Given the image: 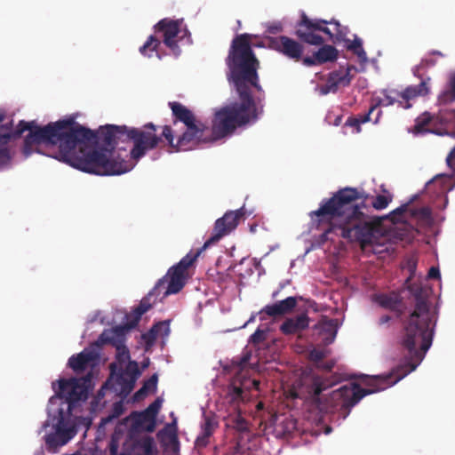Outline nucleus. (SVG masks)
<instances>
[{
    "mask_svg": "<svg viewBox=\"0 0 455 455\" xmlns=\"http://www.w3.org/2000/svg\"><path fill=\"white\" fill-rule=\"evenodd\" d=\"M380 115H381V111H380V110H379V111H378V115H377V117H376V118H375V120H374V123H375V124H376V123H378V121H379V118Z\"/></svg>",
    "mask_w": 455,
    "mask_h": 455,
    "instance_id": "53",
    "label": "nucleus"
},
{
    "mask_svg": "<svg viewBox=\"0 0 455 455\" xmlns=\"http://www.w3.org/2000/svg\"><path fill=\"white\" fill-rule=\"evenodd\" d=\"M254 37L255 35L244 33L232 40L226 63L229 69L228 79L233 82L241 102H234L217 110L211 130L180 102H169L174 117L173 123L181 122L185 125L184 132L176 142L172 128L170 125L163 127V135L172 149L188 151L215 142L233 133L237 127L246 124L251 119L257 118L251 87L260 91L261 86L258 76L259 62L251 48V39Z\"/></svg>",
    "mask_w": 455,
    "mask_h": 455,
    "instance_id": "1",
    "label": "nucleus"
},
{
    "mask_svg": "<svg viewBox=\"0 0 455 455\" xmlns=\"http://www.w3.org/2000/svg\"><path fill=\"white\" fill-rule=\"evenodd\" d=\"M361 198L356 188H344L323 199L316 211L309 213L315 228L322 230V239H330L331 234L360 243L362 248L376 242L381 233V221L361 211L364 204L354 205Z\"/></svg>",
    "mask_w": 455,
    "mask_h": 455,
    "instance_id": "3",
    "label": "nucleus"
},
{
    "mask_svg": "<svg viewBox=\"0 0 455 455\" xmlns=\"http://www.w3.org/2000/svg\"><path fill=\"white\" fill-rule=\"evenodd\" d=\"M297 427V421L288 416L276 417L274 421V433L278 438L290 435Z\"/></svg>",
    "mask_w": 455,
    "mask_h": 455,
    "instance_id": "26",
    "label": "nucleus"
},
{
    "mask_svg": "<svg viewBox=\"0 0 455 455\" xmlns=\"http://www.w3.org/2000/svg\"><path fill=\"white\" fill-rule=\"evenodd\" d=\"M162 405V400L160 398L156 399L152 403L147 407L144 411L151 417L154 420L156 419V415Z\"/></svg>",
    "mask_w": 455,
    "mask_h": 455,
    "instance_id": "38",
    "label": "nucleus"
},
{
    "mask_svg": "<svg viewBox=\"0 0 455 455\" xmlns=\"http://www.w3.org/2000/svg\"><path fill=\"white\" fill-rule=\"evenodd\" d=\"M335 335H336V331L334 330L333 331V337H335Z\"/></svg>",
    "mask_w": 455,
    "mask_h": 455,
    "instance_id": "60",
    "label": "nucleus"
},
{
    "mask_svg": "<svg viewBox=\"0 0 455 455\" xmlns=\"http://www.w3.org/2000/svg\"><path fill=\"white\" fill-rule=\"evenodd\" d=\"M326 353L323 349L314 348L309 353V359L314 362L316 365L322 363L325 358Z\"/></svg>",
    "mask_w": 455,
    "mask_h": 455,
    "instance_id": "40",
    "label": "nucleus"
},
{
    "mask_svg": "<svg viewBox=\"0 0 455 455\" xmlns=\"http://www.w3.org/2000/svg\"><path fill=\"white\" fill-rule=\"evenodd\" d=\"M224 420L226 427L228 428L235 429L240 433L249 431V423L242 415V412L237 406L234 407V411L228 413Z\"/></svg>",
    "mask_w": 455,
    "mask_h": 455,
    "instance_id": "27",
    "label": "nucleus"
},
{
    "mask_svg": "<svg viewBox=\"0 0 455 455\" xmlns=\"http://www.w3.org/2000/svg\"><path fill=\"white\" fill-rule=\"evenodd\" d=\"M161 45V42L156 36H149L145 44L140 47V52L147 57H151L152 52H156V55L160 58L158 48Z\"/></svg>",
    "mask_w": 455,
    "mask_h": 455,
    "instance_id": "30",
    "label": "nucleus"
},
{
    "mask_svg": "<svg viewBox=\"0 0 455 455\" xmlns=\"http://www.w3.org/2000/svg\"><path fill=\"white\" fill-rule=\"evenodd\" d=\"M122 433L115 431L108 443L109 455H151L155 445L151 436L127 435L123 443L122 451L118 453Z\"/></svg>",
    "mask_w": 455,
    "mask_h": 455,
    "instance_id": "10",
    "label": "nucleus"
},
{
    "mask_svg": "<svg viewBox=\"0 0 455 455\" xmlns=\"http://www.w3.org/2000/svg\"><path fill=\"white\" fill-rule=\"evenodd\" d=\"M421 82L418 85H411L406 87L403 92H396V96L401 98L399 106L403 108H410L411 105L409 103L411 100H413L419 96H425L429 93V88L427 86L430 77L427 76L426 79H420Z\"/></svg>",
    "mask_w": 455,
    "mask_h": 455,
    "instance_id": "22",
    "label": "nucleus"
},
{
    "mask_svg": "<svg viewBox=\"0 0 455 455\" xmlns=\"http://www.w3.org/2000/svg\"><path fill=\"white\" fill-rule=\"evenodd\" d=\"M372 299L381 307L395 313L396 317L400 319L402 323L406 319V317H403V298L399 293L392 291L389 293L374 294Z\"/></svg>",
    "mask_w": 455,
    "mask_h": 455,
    "instance_id": "17",
    "label": "nucleus"
},
{
    "mask_svg": "<svg viewBox=\"0 0 455 455\" xmlns=\"http://www.w3.org/2000/svg\"><path fill=\"white\" fill-rule=\"evenodd\" d=\"M427 276H428V278H431V279L440 278V271H439L438 267H431L428 271Z\"/></svg>",
    "mask_w": 455,
    "mask_h": 455,
    "instance_id": "45",
    "label": "nucleus"
},
{
    "mask_svg": "<svg viewBox=\"0 0 455 455\" xmlns=\"http://www.w3.org/2000/svg\"><path fill=\"white\" fill-rule=\"evenodd\" d=\"M346 43L347 49L353 52V53L355 54L361 61L367 60V54L363 48V42L360 38L355 36L354 40L351 41L347 39Z\"/></svg>",
    "mask_w": 455,
    "mask_h": 455,
    "instance_id": "31",
    "label": "nucleus"
},
{
    "mask_svg": "<svg viewBox=\"0 0 455 455\" xmlns=\"http://www.w3.org/2000/svg\"><path fill=\"white\" fill-rule=\"evenodd\" d=\"M125 420L131 422L127 435L132 436L140 435L144 432H154L156 424L144 411H132Z\"/></svg>",
    "mask_w": 455,
    "mask_h": 455,
    "instance_id": "16",
    "label": "nucleus"
},
{
    "mask_svg": "<svg viewBox=\"0 0 455 455\" xmlns=\"http://www.w3.org/2000/svg\"><path fill=\"white\" fill-rule=\"evenodd\" d=\"M140 375L138 363L135 361H130L125 370L116 376L115 390L124 395L130 394Z\"/></svg>",
    "mask_w": 455,
    "mask_h": 455,
    "instance_id": "15",
    "label": "nucleus"
},
{
    "mask_svg": "<svg viewBox=\"0 0 455 455\" xmlns=\"http://www.w3.org/2000/svg\"><path fill=\"white\" fill-rule=\"evenodd\" d=\"M328 325L331 329H334V320L331 319V320H328Z\"/></svg>",
    "mask_w": 455,
    "mask_h": 455,
    "instance_id": "51",
    "label": "nucleus"
},
{
    "mask_svg": "<svg viewBox=\"0 0 455 455\" xmlns=\"http://www.w3.org/2000/svg\"><path fill=\"white\" fill-rule=\"evenodd\" d=\"M340 120H341V117H340V116H338V117L336 118V121H335V125H339V124Z\"/></svg>",
    "mask_w": 455,
    "mask_h": 455,
    "instance_id": "54",
    "label": "nucleus"
},
{
    "mask_svg": "<svg viewBox=\"0 0 455 455\" xmlns=\"http://www.w3.org/2000/svg\"><path fill=\"white\" fill-rule=\"evenodd\" d=\"M433 53H434V54L440 55V56H442V55H443L440 52H437V51L434 52Z\"/></svg>",
    "mask_w": 455,
    "mask_h": 455,
    "instance_id": "57",
    "label": "nucleus"
},
{
    "mask_svg": "<svg viewBox=\"0 0 455 455\" xmlns=\"http://www.w3.org/2000/svg\"><path fill=\"white\" fill-rule=\"evenodd\" d=\"M203 422L201 424V435L196 438L198 446H206L209 443L210 436L213 434L219 426L216 416L212 412H204L203 415Z\"/></svg>",
    "mask_w": 455,
    "mask_h": 455,
    "instance_id": "23",
    "label": "nucleus"
},
{
    "mask_svg": "<svg viewBox=\"0 0 455 455\" xmlns=\"http://www.w3.org/2000/svg\"><path fill=\"white\" fill-rule=\"evenodd\" d=\"M90 382L91 379L89 377L60 379L57 387L56 384L53 382L52 388L56 395L51 397L49 401V415L55 411L53 408L55 405L58 406V408H64V412L71 414L75 404L87 398Z\"/></svg>",
    "mask_w": 455,
    "mask_h": 455,
    "instance_id": "9",
    "label": "nucleus"
},
{
    "mask_svg": "<svg viewBox=\"0 0 455 455\" xmlns=\"http://www.w3.org/2000/svg\"><path fill=\"white\" fill-rule=\"evenodd\" d=\"M426 212H427V209H422V212H424V213H425Z\"/></svg>",
    "mask_w": 455,
    "mask_h": 455,
    "instance_id": "59",
    "label": "nucleus"
},
{
    "mask_svg": "<svg viewBox=\"0 0 455 455\" xmlns=\"http://www.w3.org/2000/svg\"><path fill=\"white\" fill-rule=\"evenodd\" d=\"M243 390L241 387L232 386L229 388L228 395L229 397L230 402L232 403H234V407L237 406V403L241 400H243Z\"/></svg>",
    "mask_w": 455,
    "mask_h": 455,
    "instance_id": "35",
    "label": "nucleus"
},
{
    "mask_svg": "<svg viewBox=\"0 0 455 455\" xmlns=\"http://www.w3.org/2000/svg\"><path fill=\"white\" fill-rule=\"evenodd\" d=\"M407 208H408V204H404L399 207H397L396 209H395L391 214H394V215H402L403 213H404L406 211H407Z\"/></svg>",
    "mask_w": 455,
    "mask_h": 455,
    "instance_id": "47",
    "label": "nucleus"
},
{
    "mask_svg": "<svg viewBox=\"0 0 455 455\" xmlns=\"http://www.w3.org/2000/svg\"><path fill=\"white\" fill-rule=\"evenodd\" d=\"M377 109V106H371L368 112L364 115H360L358 116H350L347 119L345 125L354 127L355 129V132L358 133L361 132L360 125L371 120V115Z\"/></svg>",
    "mask_w": 455,
    "mask_h": 455,
    "instance_id": "29",
    "label": "nucleus"
},
{
    "mask_svg": "<svg viewBox=\"0 0 455 455\" xmlns=\"http://www.w3.org/2000/svg\"><path fill=\"white\" fill-rule=\"evenodd\" d=\"M163 283L164 280H158L154 288L140 300L139 306L133 310V315L130 320V326H137L142 315L152 307L156 302V299L152 300V297H158L161 294Z\"/></svg>",
    "mask_w": 455,
    "mask_h": 455,
    "instance_id": "19",
    "label": "nucleus"
},
{
    "mask_svg": "<svg viewBox=\"0 0 455 455\" xmlns=\"http://www.w3.org/2000/svg\"><path fill=\"white\" fill-rule=\"evenodd\" d=\"M5 115L0 110V167L6 165L11 161V155L8 148V143L12 139H18L21 134L28 131V134L24 139L23 154L26 157L29 156L34 151H38V147L42 144L46 146H58V155L55 156L58 160L68 164V161H76L70 154V145L77 141L78 136H86L91 134L89 131L83 129L72 130L74 118L59 120L54 123L41 127L36 121L26 122L20 121L17 128L13 130L12 121L3 124Z\"/></svg>",
    "mask_w": 455,
    "mask_h": 455,
    "instance_id": "4",
    "label": "nucleus"
},
{
    "mask_svg": "<svg viewBox=\"0 0 455 455\" xmlns=\"http://www.w3.org/2000/svg\"><path fill=\"white\" fill-rule=\"evenodd\" d=\"M416 364L397 367L391 372L383 375L364 376L363 384L368 387L362 388L357 383L344 385L331 391L328 395L323 394L327 389L324 381L320 378H315L308 387V401L314 408L322 413H339L345 419L354 407L362 398L367 395L383 391L396 384L410 372L416 369Z\"/></svg>",
    "mask_w": 455,
    "mask_h": 455,
    "instance_id": "5",
    "label": "nucleus"
},
{
    "mask_svg": "<svg viewBox=\"0 0 455 455\" xmlns=\"http://www.w3.org/2000/svg\"><path fill=\"white\" fill-rule=\"evenodd\" d=\"M449 88L450 92H444L438 98L440 101H447V98L450 97L451 101L455 100V72H453L449 78Z\"/></svg>",
    "mask_w": 455,
    "mask_h": 455,
    "instance_id": "34",
    "label": "nucleus"
},
{
    "mask_svg": "<svg viewBox=\"0 0 455 455\" xmlns=\"http://www.w3.org/2000/svg\"><path fill=\"white\" fill-rule=\"evenodd\" d=\"M83 129L91 134L78 136V140L70 145V154L75 161H68V164L84 172L96 175H120L131 171L133 167L129 162L114 156V149L119 142L132 141L133 148L130 156L133 160H140L148 151L156 148L163 135H156V126L148 123L142 129L129 128L126 125L107 124L100 126L97 132L85 128L74 121L72 130ZM169 145V142H167Z\"/></svg>",
    "mask_w": 455,
    "mask_h": 455,
    "instance_id": "2",
    "label": "nucleus"
},
{
    "mask_svg": "<svg viewBox=\"0 0 455 455\" xmlns=\"http://www.w3.org/2000/svg\"><path fill=\"white\" fill-rule=\"evenodd\" d=\"M130 326V321L124 325H118L111 330H105L99 337V342L102 345L109 344L115 348L125 344L126 332L134 328Z\"/></svg>",
    "mask_w": 455,
    "mask_h": 455,
    "instance_id": "20",
    "label": "nucleus"
},
{
    "mask_svg": "<svg viewBox=\"0 0 455 455\" xmlns=\"http://www.w3.org/2000/svg\"><path fill=\"white\" fill-rule=\"evenodd\" d=\"M116 360L120 363H126L130 360V352L125 344H123L117 347H116Z\"/></svg>",
    "mask_w": 455,
    "mask_h": 455,
    "instance_id": "39",
    "label": "nucleus"
},
{
    "mask_svg": "<svg viewBox=\"0 0 455 455\" xmlns=\"http://www.w3.org/2000/svg\"><path fill=\"white\" fill-rule=\"evenodd\" d=\"M339 52L331 45H323L319 50L315 52L312 56H307L302 59L303 65L312 67L322 65L326 62H332L338 59Z\"/></svg>",
    "mask_w": 455,
    "mask_h": 455,
    "instance_id": "21",
    "label": "nucleus"
},
{
    "mask_svg": "<svg viewBox=\"0 0 455 455\" xmlns=\"http://www.w3.org/2000/svg\"><path fill=\"white\" fill-rule=\"evenodd\" d=\"M356 72L357 68L353 65H347L345 68L340 67L330 72L325 84L321 87V93H336L339 88L349 86Z\"/></svg>",
    "mask_w": 455,
    "mask_h": 455,
    "instance_id": "12",
    "label": "nucleus"
},
{
    "mask_svg": "<svg viewBox=\"0 0 455 455\" xmlns=\"http://www.w3.org/2000/svg\"><path fill=\"white\" fill-rule=\"evenodd\" d=\"M158 377L156 374H153L148 380H146L143 386L140 387V393L156 392L157 387Z\"/></svg>",
    "mask_w": 455,
    "mask_h": 455,
    "instance_id": "36",
    "label": "nucleus"
},
{
    "mask_svg": "<svg viewBox=\"0 0 455 455\" xmlns=\"http://www.w3.org/2000/svg\"><path fill=\"white\" fill-rule=\"evenodd\" d=\"M48 426H49V423H48V422H45V423H44V427H48Z\"/></svg>",
    "mask_w": 455,
    "mask_h": 455,
    "instance_id": "58",
    "label": "nucleus"
},
{
    "mask_svg": "<svg viewBox=\"0 0 455 455\" xmlns=\"http://www.w3.org/2000/svg\"><path fill=\"white\" fill-rule=\"evenodd\" d=\"M315 31H322L328 35L334 44L347 40L346 36L348 33V28L341 26L339 21H327L321 19L312 20L303 13L299 22L297 24L295 35L304 43L311 45H322L324 40L321 36L315 34Z\"/></svg>",
    "mask_w": 455,
    "mask_h": 455,
    "instance_id": "8",
    "label": "nucleus"
},
{
    "mask_svg": "<svg viewBox=\"0 0 455 455\" xmlns=\"http://www.w3.org/2000/svg\"><path fill=\"white\" fill-rule=\"evenodd\" d=\"M298 300L295 297H288L283 300L265 306L260 311V320H266L264 315L278 317L291 313L297 306Z\"/></svg>",
    "mask_w": 455,
    "mask_h": 455,
    "instance_id": "18",
    "label": "nucleus"
},
{
    "mask_svg": "<svg viewBox=\"0 0 455 455\" xmlns=\"http://www.w3.org/2000/svg\"><path fill=\"white\" fill-rule=\"evenodd\" d=\"M409 291L415 304L413 310L403 321L401 345L411 356L421 361L432 345L436 314L430 309L427 288L413 283L409 286Z\"/></svg>",
    "mask_w": 455,
    "mask_h": 455,
    "instance_id": "6",
    "label": "nucleus"
},
{
    "mask_svg": "<svg viewBox=\"0 0 455 455\" xmlns=\"http://www.w3.org/2000/svg\"><path fill=\"white\" fill-rule=\"evenodd\" d=\"M58 415L53 417L55 431L45 435V444L49 451H56L67 444L77 433L72 414L64 412V408L56 409Z\"/></svg>",
    "mask_w": 455,
    "mask_h": 455,
    "instance_id": "11",
    "label": "nucleus"
},
{
    "mask_svg": "<svg viewBox=\"0 0 455 455\" xmlns=\"http://www.w3.org/2000/svg\"><path fill=\"white\" fill-rule=\"evenodd\" d=\"M392 320L391 316L388 315H384L382 316L379 317V321H378V324L379 326H382V325H386L390 321Z\"/></svg>",
    "mask_w": 455,
    "mask_h": 455,
    "instance_id": "48",
    "label": "nucleus"
},
{
    "mask_svg": "<svg viewBox=\"0 0 455 455\" xmlns=\"http://www.w3.org/2000/svg\"><path fill=\"white\" fill-rule=\"evenodd\" d=\"M181 23L182 20L165 18L158 21L154 27L155 32L160 34L163 37L164 44L172 51L179 49L176 38L180 32Z\"/></svg>",
    "mask_w": 455,
    "mask_h": 455,
    "instance_id": "14",
    "label": "nucleus"
},
{
    "mask_svg": "<svg viewBox=\"0 0 455 455\" xmlns=\"http://www.w3.org/2000/svg\"><path fill=\"white\" fill-rule=\"evenodd\" d=\"M334 363L332 362H327V363H321L317 365L319 368H323L326 371H331L333 367Z\"/></svg>",
    "mask_w": 455,
    "mask_h": 455,
    "instance_id": "49",
    "label": "nucleus"
},
{
    "mask_svg": "<svg viewBox=\"0 0 455 455\" xmlns=\"http://www.w3.org/2000/svg\"><path fill=\"white\" fill-rule=\"evenodd\" d=\"M431 121V117L427 113H425L422 116L416 120L415 129L418 132L424 130L425 126L428 125Z\"/></svg>",
    "mask_w": 455,
    "mask_h": 455,
    "instance_id": "42",
    "label": "nucleus"
},
{
    "mask_svg": "<svg viewBox=\"0 0 455 455\" xmlns=\"http://www.w3.org/2000/svg\"><path fill=\"white\" fill-rule=\"evenodd\" d=\"M254 319H255V316H254V315H252V316L248 320V322L243 325V327H244L248 323L253 322V321H254Z\"/></svg>",
    "mask_w": 455,
    "mask_h": 455,
    "instance_id": "55",
    "label": "nucleus"
},
{
    "mask_svg": "<svg viewBox=\"0 0 455 455\" xmlns=\"http://www.w3.org/2000/svg\"><path fill=\"white\" fill-rule=\"evenodd\" d=\"M455 162V147L452 148V150L449 153L446 158L447 165L451 168L453 167V163Z\"/></svg>",
    "mask_w": 455,
    "mask_h": 455,
    "instance_id": "46",
    "label": "nucleus"
},
{
    "mask_svg": "<svg viewBox=\"0 0 455 455\" xmlns=\"http://www.w3.org/2000/svg\"><path fill=\"white\" fill-rule=\"evenodd\" d=\"M267 32L268 34H278L283 30V24L280 21H274L266 24Z\"/></svg>",
    "mask_w": 455,
    "mask_h": 455,
    "instance_id": "43",
    "label": "nucleus"
},
{
    "mask_svg": "<svg viewBox=\"0 0 455 455\" xmlns=\"http://www.w3.org/2000/svg\"><path fill=\"white\" fill-rule=\"evenodd\" d=\"M97 358V355L91 350L84 349L68 359V366L76 373L86 370L89 364Z\"/></svg>",
    "mask_w": 455,
    "mask_h": 455,
    "instance_id": "25",
    "label": "nucleus"
},
{
    "mask_svg": "<svg viewBox=\"0 0 455 455\" xmlns=\"http://www.w3.org/2000/svg\"><path fill=\"white\" fill-rule=\"evenodd\" d=\"M331 428L330 427H326L325 433L329 434L331 432Z\"/></svg>",
    "mask_w": 455,
    "mask_h": 455,
    "instance_id": "56",
    "label": "nucleus"
},
{
    "mask_svg": "<svg viewBox=\"0 0 455 455\" xmlns=\"http://www.w3.org/2000/svg\"><path fill=\"white\" fill-rule=\"evenodd\" d=\"M435 65V60L432 59H423L419 65H417L412 72L413 75L419 79H426L423 76L422 71L427 69L428 67H433Z\"/></svg>",
    "mask_w": 455,
    "mask_h": 455,
    "instance_id": "33",
    "label": "nucleus"
},
{
    "mask_svg": "<svg viewBox=\"0 0 455 455\" xmlns=\"http://www.w3.org/2000/svg\"><path fill=\"white\" fill-rule=\"evenodd\" d=\"M140 388L134 394V398L139 400V399H142L143 397H145L148 393H140Z\"/></svg>",
    "mask_w": 455,
    "mask_h": 455,
    "instance_id": "50",
    "label": "nucleus"
},
{
    "mask_svg": "<svg viewBox=\"0 0 455 455\" xmlns=\"http://www.w3.org/2000/svg\"><path fill=\"white\" fill-rule=\"evenodd\" d=\"M309 325V318L307 314H300L295 317L287 318L280 326V331L284 335H291L306 330Z\"/></svg>",
    "mask_w": 455,
    "mask_h": 455,
    "instance_id": "24",
    "label": "nucleus"
},
{
    "mask_svg": "<svg viewBox=\"0 0 455 455\" xmlns=\"http://www.w3.org/2000/svg\"><path fill=\"white\" fill-rule=\"evenodd\" d=\"M244 214L243 207L236 211H228L221 218L215 221L212 235L200 249L196 252L189 251L176 265L168 269L166 275L159 279L164 280L161 288V291L164 290L163 291V298L171 294H176L183 289L188 277V270L196 262L200 254L205 249L218 243L222 237L235 230Z\"/></svg>",
    "mask_w": 455,
    "mask_h": 455,
    "instance_id": "7",
    "label": "nucleus"
},
{
    "mask_svg": "<svg viewBox=\"0 0 455 455\" xmlns=\"http://www.w3.org/2000/svg\"><path fill=\"white\" fill-rule=\"evenodd\" d=\"M252 383H253V386L255 387V388H256V389H259V384H260V383H259V380H255V379H254V380L252 381Z\"/></svg>",
    "mask_w": 455,
    "mask_h": 455,
    "instance_id": "52",
    "label": "nucleus"
},
{
    "mask_svg": "<svg viewBox=\"0 0 455 455\" xmlns=\"http://www.w3.org/2000/svg\"><path fill=\"white\" fill-rule=\"evenodd\" d=\"M124 412V405L121 402H116L113 404L112 414L107 419H103L105 423L108 422L113 418H118Z\"/></svg>",
    "mask_w": 455,
    "mask_h": 455,
    "instance_id": "41",
    "label": "nucleus"
},
{
    "mask_svg": "<svg viewBox=\"0 0 455 455\" xmlns=\"http://www.w3.org/2000/svg\"><path fill=\"white\" fill-rule=\"evenodd\" d=\"M392 199V195H378L377 196L374 197L373 201L371 202V205L376 210H383L388 206Z\"/></svg>",
    "mask_w": 455,
    "mask_h": 455,
    "instance_id": "32",
    "label": "nucleus"
},
{
    "mask_svg": "<svg viewBox=\"0 0 455 455\" xmlns=\"http://www.w3.org/2000/svg\"><path fill=\"white\" fill-rule=\"evenodd\" d=\"M396 92L395 91H391V92H387V91H384L383 92V94H384V99L380 100L379 104H376L375 106H379V105H383V106H391V105H394L395 102H398L399 103V100L396 99Z\"/></svg>",
    "mask_w": 455,
    "mask_h": 455,
    "instance_id": "37",
    "label": "nucleus"
},
{
    "mask_svg": "<svg viewBox=\"0 0 455 455\" xmlns=\"http://www.w3.org/2000/svg\"><path fill=\"white\" fill-rule=\"evenodd\" d=\"M270 49L295 61L302 60L304 46L295 39L286 36H267Z\"/></svg>",
    "mask_w": 455,
    "mask_h": 455,
    "instance_id": "13",
    "label": "nucleus"
},
{
    "mask_svg": "<svg viewBox=\"0 0 455 455\" xmlns=\"http://www.w3.org/2000/svg\"><path fill=\"white\" fill-rule=\"evenodd\" d=\"M170 332V327L166 322H159L154 324L151 329L141 335L146 347H152L157 339L158 335L167 336Z\"/></svg>",
    "mask_w": 455,
    "mask_h": 455,
    "instance_id": "28",
    "label": "nucleus"
},
{
    "mask_svg": "<svg viewBox=\"0 0 455 455\" xmlns=\"http://www.w3.org/2000/svg\"><path fill=\"white\" fill-rule=\"evenodd\" d=\"M266 338V332L260 329H257L255 332L250 337V342L252 344H259Z\"/></svg>",
    "mask_w": 455,
    "mask_h": 455,
    "instance_id": "44",
    "label": "nucleus"
}]
</instances>
